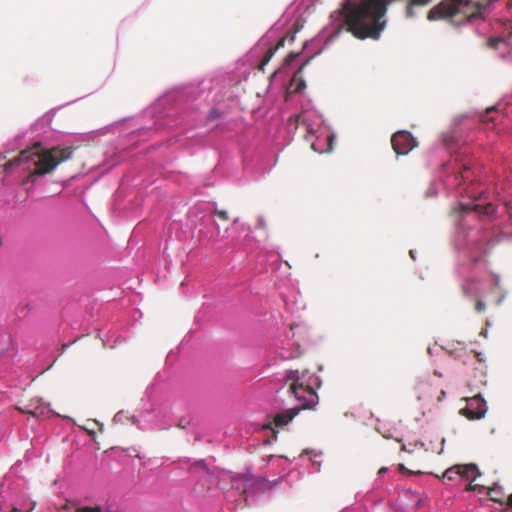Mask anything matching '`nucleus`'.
I'll return each instance as SVG.
<instances>
[{
    "mask_svg": "<svg viewBox=\"0 0 512 512\" xmlns=\"http://www.w3.org/2000/svg\"><path fill=\"white\" fill-rule=\"evenodd\" d=\"M460 470L461 467H459V465L452 466L443 473L442 477L449 480H454L456 477H460ZM462 470H464V468H462Z\"/></svg>",
    "mask_w": 512,
    "mask_h": 512,
    "instance_id": "dca6fc26",
    "label": "nucleus"
},
{
    "mask_svg": "<svg viewBox=\"0 0 512 512\" xmlns=\"http://www.w3.org/2000/svg\"><path fill=\"white\" fill-rule=\"evenodd\" d=\"M467 405L461 409V414L469 420H478L486 416L488 406L481 394L466 399Z\"/></svg>",
    "mask_w": 512,
    "mask_h": 512,
    "instance_id": "20e7f679",
    "label": "nucleus"
},
{
    "mask_svg": "<svg viewBox=\"0 0 512 512\" xmlns=\"http://www.w3.org/2000/svg\"><path fill=\"white\" fill-rule=\"evenodd\" d=\"M284 44V39H281L278 44L274 47V48H269V50L267 51V54L265 55V57L263 58L262 62L260 63L259 65V69L264 71V68L265 66L269 63V61L272 59V57L274 56L275 52L277 51V49L280 47V46H283Z\"/></svg>",
    "mask_w": 512,
    "mask_h": 512,
    "instance_id": "9b49d317",
    "label": "nucleus"
},
{
    "mask_svg": "<svg viewBox=\"0 0 512 512\" xmlns=\"http://www.w3.org/2000/svg\"><path fill=\"white\" fill-rule=\"evenodd\" d=\"M284 44V39H281L278 44L274 47V48H269V50L267 51V54L265 55V57L263 58L262 62L260 63L259 65V69L264 71V68L265 66L269 63V61L272 59V57L274 56L275 52L277 51V49L280 47V46H283Z\"/></svg>",
    "mask_w": 512,
    "mask_h": 512,
    "instance_id": "4468645a",
    "label": "nucleus"
},
{
    "mask_svg": "<svg viewBox=\"0 0 512 512\" xmlns=\"http://www.w3.org/2000/svg\"><path fill=\"white\" fill-rule=\"evenodd\" d=\"M60 512H68V508H67V506H64V507L60 510Z\"/></svg>",
    "mask_w": 512,
    "mask_h": 512,
    "instance_id": "473e14b6",
    "label": "nucleus"
},
{
    "mask_svg": "<svg viewBox=\"0 0 512 512\" xmlns=\"http://www.w3.org/2000/svg\"><path fill=\"white\" fill-rule=\"evenodd\" d=\"M488 495L495 502H501L503 497L502 487L495 484L492 488L488 489Z\"/></svg>",
    "mask_w": 512,
    "mask_h": 512,
    "instance_id": "2eb2a0df",
    "label": "nucleus"
},
{
    "mask_svg": "<svg viewBox=\"0 0 512 512\" xmlns=\"http://www.w3.org/2000/svg\"><path fill=\"white\" fill-rule=\"evenodd\" d=\"M508 504L509 506H512V494L508 498Z\"/></svg>",
    "mask_w": 512,
    "mask_h": 512,
    "instance_id": "2f4dec72",
    "label": "nucleus"
},
{
    "mask_svg": "<svg viewBox=\"0 0 512 512\" xmlns=\"http://www.w3.org/2000/svg\"><path fill=\"white\" fill-rule=\"evenodd\" d=\"M506 294H507L506 291L502 292V295L500 296V298L496 302L497 305H501V303L503 302L504 298L506 297Z\"/></svg>",
    "mask_w": 512,
    "mask_h": 512,
    "instance_id": "b1692460",
    "label": "nucleus"
},
{
    "mask_svg": "<svg viewBox=\"0 0 512 512\" xmlns=\"http://www.w3.org/2000/svg\"><path fill=\"white\" fill-rule=\"evenodd\" d=\"M72 150L66 147H53L51 149L34 148L31 150L23 151L19 157L10 161L6 166L12 167L20 163L32 162L35 166L34 172L29 176L31 181L35 177L48 174L56 169L62 162L68 160L72 156Z\"/></svg>",
    "mask_w": 512,
    "mask_h": 512,
    "instance_id": "f03ea898",
    "label": "nucleus"
},
{
    "mask_svg": "<svg viewBox=\"0 0 512 512\" xmlns=\"http://www.w3.org/2000/svg\"><path fill=\"white\" fill-rule=\"evenodd\" d=\"M120 417H121L120 413L116 414V415L114 416V421H116V422H117V421H120Z\"/></svg>",
    "mask_w": 512,
    "mask_h": 512,
    "instance_id": "c85d7f7f",
    "label": "nucleus"
},
{
    "mask_svg": "<svg viewBox=\"0 0 512 512\" xmlns=\"http://www.w3.org/2000/svg\"><path fill=\"white\" fill-rule=\"evenodd\" d=\"M467 490L473 491V492H478V493H483L486 490V488L483 485L475 484L474 482L471 481L467 487Z\"/></svg>",
    "mask_w": 512,
    "mask_h": 512,
    "instance_id": "a211bd4d",
    "label": "nucleus"
},
{
    "mask_svg": "<svg viewBox=\"0 0 512 512\" xmlns=\"http://www.w3.org/2000/svg\"><path fill=\"white\" fill-rule=\"evenodd\" d=\"M500 277L498 275H495L494 276V285L497 287V288H501L500 286Z\"/></svg>",
    "mask_w": 512,
    "mask_h": 512,
    "instance_id": "5701e85b",
    "label": "nucleus"
},
{
    "mask_svg": "<svg viewBox=\"0 0 512 512\" xmlns=\"http://www.w3.org/2000/svg\"><path fill=\"white\" fill-rule=\"evenodd\" d=\"M321 50H322V49H319L318 51H316L314 55H316V54H320Z\"/></svg>",
    "mask_w": 512,
    "mask_h": 512,
    "instance_id": "4c0bfd02",
    "label": "nucleus"
},
{
    "mask_svg": "<svg viewBox=\"0 0 512 512\" xmlns=\"http://www.w3.org/2000/svg\"><path fill=\"white\" fill-rule=\"evenodd\" d=\"M391 143L398 155H407L417 145L413 136L407 131L396 132L392 136Z\"/></svg>",
    "mask_w": 512,
    "mask_h": 512,
    "instance_id": "423d86ee",
    "label": "nucleus"
},
{
    "mask_svg": "<svg viewBox=\"0 0 512 512\" xmlns=\"http://www.w3.org/2000/svg\"><path fill=\"white\" fill-rule=\"evenodd\" d=\"M399 468H400L401 470H404V469H405V468H404V465H402V464H400V465H399Z\"/></svg>",
    "mask_w": 512,
    "mask_h": 512,
    "instance_id": "e433bc0d",
    "label": "nucleus"
},
{
    "mask_svg": "<svg viewBox=\"0 0 512 512\" xmlns=\"http://www.w3.org/2000/svg\"><path fill=\"white\" fill-rule=\"evenodd\" d=\"M321 379L315 374L308 372V378L305 382V390L303 401L301 402V408H310L317 402L316 390L321 387Z\"/></svg>",
    "mask_w": 512,
    "mask_h": 512,
    "instance_id": "39448f33",
    "label": "nucleus"
},
{
    "mask_svg": "<svg viewBox=\"0 0 512 512\" xmlns=\"http://www.w3.org/2000/svg\"><path fill=\"white\" fill-rule=\"evenodd\" d=\"M485 309H486V305H485V303L483 301H478L476 303V310L478 312H483V311H485Z\"/></svg>",
    "mask_w": 512,
    "mask_h": 512,
    "instance_id": "412c9836",
    "label": "nucleus"
},
{
    "mask_svg": "<svg viewBox=\"0 0 512 512\" xmlns=\"http://www.w3.org/2000/svg\"><path fill=\"white\" fill-rule=\"evenodd\" d=\"M308 378V370H288L285 375L286 381H291L290 384V392L291 396L295 398L298 402V405L285 411L278 413L274 418V423L276 426H284L287 425L292 419L299 413L301 408V402L304 397L305 390V382Z\"/></svg>",
    "mask_w": 512,
    "mask_h": 512,
    "instance_id": "7ed1b4c3",
    "label": "nucleus"
},
{
    "mask_svg": "<svg viewBox=\"0 0 512 512\" xmlns=\"http://www.w3.org/2000/svg\"><path fill=\"white\" fill-rule=\"evenodd\" d=\"M259 226L260 227H264L265 226V223H264L262 218H259Z\"/></svg>",
    "mask_w": 512,
    "mask_h": 512,
    "instance_id": "c756f323",
    "label": "nucleus"
},
{
    "mask_svg": "<svg viewBox=\"0 0 512 512\" xmlns=\"http://www.w3.org/2000/svg\"><path fill=\"white\" fill-rule=\"evenodd\" d=\"M410 255H411V257H412L413 259H415V253H414V251H413V250H411V251H410Z\"/></svg>",
    "mask_w": 512,
    "mask_h": 512,
    "instance_id": "72a5a7b5",
    "label": "nucleus"
},
{
    "mask_svg": "<svg viewBox=\"0 0 512 512\" xmlns=\"http://www.w3.org/2000/svg\"><path fill=\"white\" fill-rule=\"evenodd\" d=\"M199 467H203V468H206L205 464H204V461L203 460H200L196 463Z\"/></svg>",
    "mask_w": 512,
    "mask_h": 512,
    "instance_id": "cd10ccee",
    "label": "nucleus"
},
{
    "mask_svg": "<svg viewBox=\"0 0 512 512\" xmlns=\"http://www.w3.org/2000/svg\"><path fill=\"white\" fill-rule=\"evenodd\" d=\"M431 0H410L406 16L409 18L415 17L413 10L414 6H424ZM487 5H484L480 0H447L434 6L428 13L430 21L439 20L442 18H453L457 15H462L467 21L471 22L477 18H482L486 13Z\"/></svg>",
    "mask_w": 512,
    "mask_h": 512,
    "instance_id": "f257e3e1",
    "label": "nucleus"
},
{
    "mask_svg": "<svg viewBox=\"0 0 512 512\" xmlns=\"http://www.w3.org/2000/svg\"><path fill=\"white\" fill-rule=\"evenodd\" d=\"M295 57H296V55H294V54H290V55L287 57V59H286L287 63H288V64H289V63H291V62L294 60V58H295Z\"/></svg>",
    "mask_w": 512,
    "mask_h": 512,
    "instance_id": "a878e982",
    "label": "nucleus"
},
{
    "mask_svg": "<svg viewBox=\"0 0 512 512\" xmlns=\"http://www.w3.org/2000/svg\"><path fill=\"white\" fill-rule=\"evenodd\" d=\"M298 121L306 122V117L304 114L298 116Z\"/></svg>",
    "mask_w": 512,
    "mask_h": 512,
    "instance_id": "bb28decb",
    "label": "nucleus"
},
{
    "mask_svg": "<svg viewBox=\"0 0 512 512\" xmlns=\"http://www.w3.org/2000/svg\"><path fill=\"white\" fill-rule=\"evenodd\" d=\"M491 47L500 50L502 46H508L509 42L504 38H495L490 41Z\"/></svg>",
    "mask_w": 512,
    "mask_h": 512,
    "instance_id": "f3484780",
    "label": "nucleus"
},
{
    "mask_svg": "<svg viewBox=\"0 0 512 512\" xmlns=\"http://www.w3.org/2000/svg\"><path fill=\"white\" fill-rule=\"evenodd\" d=\"M216 214L223 220H228V212L226 210H217Z\"/></svg>",
    "mask_w": 512,
    "mask_h": 512,
    "instance_id": "aec40b11",
    "label": "nucleus"
},
{
    "mask_svg": "<svg viewBox=\"0 0 512 512\" xmlns=\"http://www.w3.org/2000/svg\"><path fill=\"white\" fill-rule=\"evenodd\" d=\"M402 449H403V450H406V451H409V450L407 449L406 445H403V446H402Z\"/></svg>",
    "mask_w": 512,
    "mask_h": 512,
    "instance_id": "c9c22d12",
    "label": "nucleus"
},
{
    "mask_svg": "<svg viewBox=\"0 0 512 512\" xmlns=\"http://www.w3.org/2000/svg\"><path fill=\"white\" fill-rule=\"evenodd\" d=\"M284 44V39H281L278 44L274 47V48H269V50L267 51V54L265 55V57L263 58L262 62L260 63L259 65V69L264 71V68L265 66L269 63V61L272 59V57L274 56L275 52L277 51V49L280 47V46H283Z\"/></svg>",
    "mask_w": 512,
    "mask_h": 512,
    "instance_id": "f8f14e48",
    "label": "nucleus"
},
{
    "mask_svg": "<svg viewBox=\"0 0 512 512\" xmlns=\"http://www.w3.org/2000/svg\"><path fill=\"white\" fill-rule=\"evenodd\" d=\"M217 117H219L218 111L215 110V109L211 110V112L209 113L208 118L209 119H214V118H217Z\"/></svg>",
    "mask_w": 512,
    "mask_h": 512,
    "instance_id": "4be33fe9",
    "label": "nucleus"
},
{
    "mask_svg": "<svg viewBox=\"0 0 512 512\" xmlns=\"http://www.w3.org/2000/svg\"><path fill=\"white\" fill-rule=\"evenodd\" d=\"M511 34H512V27H511Z\"/></svg>",
    "mask_w": 512,
    "mask_h": 512,
    "instance_id": "58836bf2",
    "label": "nucleus"
},
{
    "mask_svg": "<svg viewBox=\"0 0 512 512\" xmlns=\"http://www.w3.org/2000/svg\"><path fill=\"white\" fill-rule=\"evenodd\" d=\"M284 44V39H281L278 44L274 47V48H269V50L267 51V54L265 55V57L263 58L262 62L260 63L259 65V69L264 71V68L265 66L269 63V61L272 59V57L274 56L275 52L277 51V49L280 47V46H283Z\"/></svg>",
    "mask_w": 512,
    "mask_h": 512,
    "instance_id": "ddd939ff",
    "label": "nucleus"
},
{
    "mask_svg": "<svg viewBox=\"0 0 512 512\" xmlns=\"http://www.w3.org/2000/svg\"><path fill=\"white\" fill-rule=\"evenodd\" d=\"M335 138V134L333 132H329L326 136L325 141L317 139L312 142L311 147L315 152L318 153H326L330 152L333 149V141Z\"/></svg>",
    "mask_w": 512,
    "mask_h": 512,
    "instance_id": "6e6552de",
    "label": "nucleus"
},
{
    "mask_svg": "<svg viewBox=\"0 0 512 512\" xmlns=\"http://www.w3.org/2000/svg\"><path fill=\"white\" fill-rule=\"evenodd\" d=\"M32 415H37L36 411H29Z\"/></svg>",
    "mask_w": 512,
    "mask_h": 512,
    "instance_id": "f704fd0d",
    "label": "nucleus"
},
{
    "mask_svg": "<svg viewBox=\"0 0 512 512\" xmlns=\"http://www.w3.org/2000/svg\"><path fill=\"white\" fill-rule=\"evenodd\" d=\"M35 506H36V503L33 501H30L29 506L25 510H22L20 505L17 504L11 512H32L34 510Z\"/></svg>",
    "mask_w": 512,
    "mask_h": 512,
    "instance_id": "6ab92c4d",
    "label": "nucleus"
},
{
    "mask_svg": "<svg viewBox=\"0 0 512 512\" xmlns=\"http://www.w3.org/2000/svg\"><path fill=\"white\" fill-rule=\"evenodd\" d=\"M463 292L466 294V295H472V291L469 290L468 286L467 285H463Z\"/></svg>",
    "mask_w": 512,
    "mask_h": 512,
    "instance_id": "393cba45",
    "label": "nucleus"
},
{
    "mask_svg": "<svg viewBox=\"0 0 512 512\" xmlns=\"http://www.w3.org/2000/svg\"><path fill=\"white\" fill-rule=\"evenodd\" d=\"M303 66L299 68V70L293 75L291 86L294 87V91L300 92L306 87V83L301 76V70Z\"/></svg>",
    "mask_w": 512,
    "mask_h": 512,
    "instance_id": "9d476101",
    "label": "nucleus"
},
{
    "mask_svg": "<svg viewBox=\"0 0 512 512\" xmlns=\"http://www.w3.org/2000/svg\"><path fill=\"white\" fill-rule=\"evenodd\" d=\"M459 209H460V212H462V213L468 214V213L474 212V213L483 214L486 216H491L495 211L494 206L491 203H488L484 206L480 203H474V204L460 203Z\"/></svg>",
    "mask_w": 512,
    "mask_h": 512,
    "instance_id": "0eeeda50",
    "label": "nucleus"
},
{
    "mask_svg": "<svg viewBox=\"0 0 512 512\" xmlns=\"http://www.w3.org/2000/svg\"><path fill=\"white\" fill-rule=\"evenodd\" d=\"M386 471H387V468H381V469L379 470V474H380V475H381V474H384Z\"/></svg>",
    "mask_w": 512,
    "mask_h": 512,
    "instance_id": "7c9ffc66",
    "label": "nucleus"
},
{
    "mask_svg": "<svg viewBox=\"0 0 512 512\" xmlns=\"http://www.w3.org/2000/svg\"><path fill=\"white\" fill-rule=\"evenodd\" d=\"M459 467L464 468V470H460V477L465 479H470L474 482L477 477L481 476V472L478 470L475 464H463L459 465Z\"/></svg>",
    "mask_w": 512,
    "mask_h": 512,
    "instance_id": "1a4fd4ad",
    "label": "nucleus"
}]
</instances>
